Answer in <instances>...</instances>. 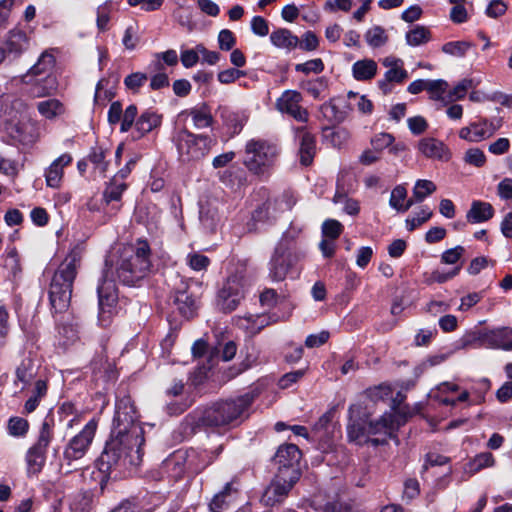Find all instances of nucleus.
<instances>
[{"instance_id":"1","label":"nucleus","mask_w":512,"mask_h":512,"mask_svg":"<svg viewBox=\"0 0 512 512\" xmlns=\"http://www.w3.org/2000/svg\"><path fill=\"white\" fill-rule=\"evenodd\" d=\"M415 412L402 403H392L391 410L385 412L378 420L370 421L371 412L361 402L350 405L347 424V438L356 445L371 443L383 445L386 439L396 437V432Z\"/></svg>"},{"instance_id":"2","label":"nucleus","mask_w":512,"mask_h":512,"mask_svg":"<svg viewBox=\"0 0 512 512\" xmlns=\"http://www.w3.org/2000/svg\"><path fill=\"white\" fill-rule=\"evenodd\" d=\"M145 438L135 439L128 435L110 434L105 447L97 461L99 484L101 490L110 479L125 476L131 468L137 467L142 462V446Z\"/></svg>"},{"instance_id":"3","label":"nucleus","mask_w":512,"mask_h":512,"mask_svg":"<svg viewBox=\"0 0 512 512\" xmlns=\"http://www.w3.org/2000/svg\"><path fill=\"white\" fill-rule=\"evenodd\" d=\"M82 253L79 245L74 246L54 272L49 287V301L54 314L64 313L70 306L73 283L80 267Z\"/></svg>"},{"instance_id":"4","label":"nucleus","mask_w":512,"mask_h":512,"mask_svg":"<svg viewBox=\"0 0 512 512\" xmlns=\"http://www.w3.org/2000/svg\"><path fill=\"white\" fill-rule=\"evenodd\" d=\"M254 398L253 393H246L236 398L217 401L195 413V424L199 427L237 425L243 420Z\"/></svg>"},{"instance_id":"5","label":"nucleus","mask_w":512,"mask_h":512,"mask_svg":"<svg viewBox=\"0 0 512 512\" xmlns=\"http://www.w3.org/2000/svg\"><path fill=\"white\" fill-rule=\"evenodd\" d=\"M150 253V246L145 240H138L124 248L116 264L119 281L124 285L134 286L144 279L151 267Z\"/></svg>"},{"instance_id":"6","label":"nucleus","mask_w":512,"mask_h":512,"mask_svg":"<svg viewBox=\"0 0 512 512\" xmlns=\"http://www.w3.org/2000/svg\"><path fill=\"white\" fill-rule=\"evenodd\" d=\"M280 152L275 141L252 138L245 144L243 164L251 174L267 179L272 174Z\"/></svg>"},{"instance_id":"7","label":"nucleus","mask_w":512,"mask_h":512,"mask_svg":"<svg viewBox=\"0 0 512 512\" xmlns=\"http://www.w3.org/2000/svg\"><path fill=\"white\" fill-rule=\"evenodd\" d=\"M173 141L179 158L185 161L199 160L205 157L217 144V139L210 135L194 134L186 128L178 130Z\"/></svg>"},{"instance_id":"8","label":"nucleus","mask_w":512,"mask_h":512,"mask_svg":"<svg viewBox=\"0 0 512 512\" xmlns=\"http://www.w3.org/2000/svg\"><path fill=\"white\" fill-rule=\"evenodd\" d=\"M306 256L304 250H288L275 246L268 262V276L274 282L284 281L288 276L299 275V262Z\"/></svg>"},{"instance_id":"9","label":"nucleus","mask_w":512,"mask_h":512,"mask_svg":"<svg viewBox=\"0 0 512 512\" xmlns=\"http://www.w3.org/2000/svg\"><path fill=\"white\" fill-rule=\"evenodd\" d=\"M111 432L128 435L135 439L144 438V429L139 422V416L130 396L116 400Z\"/></svg>"},{"instance_id":"10","label":"nucleus","mask_w":512,"mask_h":512,"mask_svg":"<svg viewBox=\"0 0 512 512\" xmlns=\"http://www.w3.org/2000/svg\"><path fill=\"white\" fill-rule=\"evenodd\" d=\"M112 275V265H109L108 260H106L103 275L97 286L99 302L98 321L103 327H107L111 323L118 300L117 288Z\"/></svg>"},{"instance_id":"11","label":"nucleus","mask_w":512,"mask_h":512,"mask_svg":"<svg viewBox=\"0 0 512 512\" xmlns=\"http://www.w3.org/2000/svg\"><path fill=\"white\" fill-rule=\"evenodd\" d=\"M246 283L243 275H230L217 293V305L225 313L234 311L245 298Z\"/></svg>"},{"instance_id":"12","label":"nucleus","mask_w":512,"mask_h":512,"mask_svg":"<svg viewBox=\"0 0 512 512\" xmlns=\"http://www.w3.org/2000/svg\"><path fill=\"white\" fill-rule=\"evenodd\" d=\"M98 427V421L92 418L82 430L73 436L65 446L63 458L68 463L82 459L88 452Z\"/></svg>"},{"instance_id":"13","label":"nucleus","mask_w":512,"mask_h":512,"mask_svg":"<svg viewBox=\"0 0 512 512\" xmlns=\"http://www.w3.org/2000/svg\"><path fill=\"white\" fill-rule=\"evenodd\" d=\"M299 478L300 472L295 471H290V475L276 474L264 490L261 502L271 507L282 503Z\"/></svg>"},{"instance_id":"14","label":"nucleus","mask_w":512,"mask_h":512,"mask_svg":"<svg viewBox=\"0 0 512 512\" xmlns=\"http://www.w3.org/2000/svg\"><path fill=\"white\" fill-rule=\"evenodd\" d=\"M52 440V430L47 422L40 428L37 442L29 448L26 454L27 471L29 474L39 473L46 460V451Z\"/></svg>"},{"instance_id":"15","label":"nucleus","mask_w":512,"mask_h":512,"mask_svg":"<svg viewBox=\"0 0 512 512\" xmlns=\"http://www.w3.org/2000/svg\"><path fill=\"white\" fill-rule=\"evenodd\" d=\"M302 95L296 90H285L276 100V108L281 113H286L299 122H307L308 111L300 103Z\"/></svg>"},{"instance_id":"16","label":"nucleus","mask_w":512,"mask_h":512,"mask_svg":"<svg viewBox=\"0 0 512 512\" xmlns=\"http://www.w3.org/2000/svg\"><path fill=\"white\" fill-rule=\"evenodd\" d=\"M352 111V106L343 97H333L320 106V112L325 120L333 125L343 123Z\"/></svg>"},{"instance_id":"17","label":"nucleus","mask_w":512,"mask_h":512,"mask_svg":"<svg viewBox=\"0 0 512 512\" xmlns=\"http://www.w3.org/2000/svg\"><path fill=\"white\" fill-rule=\"evenodd\" d=\"M301 458V451L295 444L281 445L275 456L274 462L278 466L276 474L290 475V471H299V461Z\"/></svg>"},{"instance_id":"18","label":"nucleus","mask_w":512,"mask_h":512,"mask_svg":"<svg viewBox=\"0 0 512 512\" xmlns=\"http://www.w3.org/2000/svg\"><path fill=\"white\" fill-rule=\"evenodd\" d=\"M481 345L512 351V328L500 327L492 330L480 332L475 338Z\"/></svg>"},{"instance_id":"19","label":"nucleus","mask_w":512,"mask_h":512,"mask_svg":"<svg viewBox=\"0 0 512 512\" xmlns=\"http://www.w3.org/2000/svg\"><path fill=\"white\" fill-rule=\"evenodd\" d=\"M6 132L11 139L23 145H30L38 138L37 129L30 121L8 123L6 125Z\"/></svg>"},{"instance_id":"20","label":"nucleus","mask_w":512,"mask_h":512,"mask_svg":"<svg viewBox=\"0 0 512 512\" xmlns=\"http://www.w3.org/2000/svg\"><path fill=\"white\" fill-rule=\"evenodd\" d=\"M418 150L429 159L448 161L450 158L448 147L441 140L433 137L422 138L418 142Z\"/></svg>"},{"instance_id":"21","label":"nucleus","mask_w":512,"mask_h":512,"mask_svg":"<svg viewBox=\"0 0 512 512\" xmlns=\"http://www.w3.org/2000/svg\"><path fill=\"white\" fill-rule=\"evenodd\" d=\"M187 281L180 279L179 285L174 290V304L184 317H191L196 310V299L188 292Z\"/></svg>"},{"instance_id":"22","label":"nucleus","mask_w":512,"mask_h":512,"mask_svg":"<svg viewBox=\"0 0 512 512\" xmlns=\"http://www.w3.org/2000/svg\"><path fill=\"white\" fill-rule=\"evenodd\" d=\"M29 47V38L27 34L20 29H12L9 31L5 42L4 49L9 59L18 58Z\"/></svg>"},{"instance_id":"23","label":"nucleus","mask_w":512,"mask_h":512,"mask_svg":"<svg viewBox=\"0 0 512 512\" xmlns=\"http://www.w3.org/2000/svg\"><path fill=\"white\" fill-rule=\"evenodd\" d=\"M71 162L72 156L68 153H64L56 158L45 172L47 186L51 188L60 187L63 178V168L68 166Z\"/></svg>"},{"instance_id":"24","label":"nucleus","mask_w":512,"mask_h":512,"mask_svg":"<svg viewBox=\"0 0 512 512\" xmlns=\"http://www.w3.org/2000/svg\"><path fill=\"white\" fill-rule=\"evenodd\" d=\"M127 185L124 181L118 180V177H113L106 185L103 191V201L106 205L111 206L115 211L121 208V199Z\"/></svg>"},{"instance_id":"25","label":"nucleus","mask_w":512,"mask_h":512,"mask_svg":"<svg viewBox=\"0 0 512 512\" xmlns=\"http://www.w3.org/2000/svg\"><path fill=\"white\" fill-rule=\"evenodd\" d=\"M200 223L207 232L214 233L221 223L217 206L212 203H202L199 211Z\"/></svg>"},{"instance_id":"26","label":"nucleus","mask_w":512,"mask_h":512,"mask_svg":"<svg viewBox=\"0 0 512 512\" xmlns=\"http://www.w3.org/2000/svg\"><path fill=\"white\" fill-rule=\"evenodd\" d=\"M217 114L223 121V124L231 130L232 134H238L246 123V116L240 112L232 111L228 106H219Z\"/></svg>"},{"instance_id":"27","label":"nucleus","mask_w":512,"mask_h":512,"mask_svg":"<svg viewBox=\"0 0 512 512\" xmlns=\"http://www.w3.org/2000/svg\"><path fill=\"white\" fill-rule=\"evenodd\" d=\"M494 216V208L488 202L475 200L471 203V207L466 214L469 223H483L490 220Z\"/></svg>"},{"instance_id":"28","label":"nucleus","mask_w":512,"mask_h":512,"mask_svg":"<svg viewBox=\"0 0 512 512\" xmlns=\"http://www.w3.org/2000/svg\"><path fill=\"white\" fill-rule=\"evenodd\" d=\"M162 117L155 111L146 110L135 122V132L137 138H141L144 135L151 132L154 128L160 126Z\"/></svg>"},{"instance_id":"29","label":"nucleus","mask_w":512,"mask_h":512,"mask_svg":"<svg viewBox=\"0 0 512 512\" xmlns=\"http://www.w3.org/2000/svg\"><path fill=\"white\" fill-rule=\"evenodd\" d=\"M36 375L34 361L30 357L24 358L16 367L14 385L21 384L20 390H24Z\"/></svg>"},{"instance_id":"30","label":"nucleus","mask_w":512,"mask_h":512,"mask_svg":"<svg viewBox=\"0 0 512 512\" xmlns=\"http://www.w3.org/2000/svg\"><path fill=\"white\" fill-rule=\"evenodd\" d=\"M270 41L275 47L279 49H285L287 51L293 50L299 44L298 37L292 34L290 30L285 28L274 30L270 34Z\"/></svg>"},{"instance_id":"31","label":"nucleus","mask_w":512,"mask_h":512,"mask_svg":"<svg viewBox=\"0 0 512 512\" xmlns=\"http://www.w3.org/2000/svg\"><path fill=\"white\" fill-rule=\"evenodd\" d=\"M160 472L163 476L173 481L182 479L185 474V463L180 456L171 457L166 459L160 467Z\"/></svg>"},{"instance_id":"32","label":"nucleus","mask_w":512,"mask_h":512,"mask_svg":"<svg viewBox=\"0 0 512 512\" xmlns=\"http://www.w3.org/2000/svg\"><path fill=\"white\" fill-rule=\"evenodd\" d=\"M188 114L191 116L193 125L196 129L208 128L213 124V116L206 103H202L189 109Z\"/></svg>"},{"instance_id":"33","label":"nucleus","mask_w":512,"mask_h":512,"mask_svg":"<svg viewBox=\"0 0 512 512\" xmlns=\"http://www.w3.org/2000/svg\"><path fill=\"white\" fill-rule=\"evenodd\" d=\"M36 107L39 114L47 120H54L62 116L66 110L64 104L56 98L40 101Z\"/></svg>"},{"instance_id":"34","label":"nucleus","mask_w":512,"mask_h":512,"mask_svg":"<svg viewBox=\"0 0 512 512\" xmlns=\"http://www.w3.org/2000/svg\"><path fill=\"white\" fill-rule=\"evenodd\" d=\"M377 63L373 59H362L352 65V75L357 81H368L377 73Z\"/></svg>"},{"instance_id":"35","label":"nucleus","mask_w":512,"mask_h":512,"mask_svg":"<svg viewBox=\"0 0 512 512\" xmlns=\"http://www.w3.org/2000/svg\"><path fill=\"white\" fill-rule=\"evenodd\" d=\"M315 148V137L307 131H301L299 154L302 165L308 166L312 163L315 156Z\"/></svg>"},{"instance_id":"36","label":"nucleus","mask_w":512,"mask_h":512,"mask_svg":"<svg viewBox=\"0 0 512 512\" xmlns=\"http://www.w3.org/2000/svg\"><path fill=\"white\" fill-rule=\"evenodd\" d=\"M58 87L57 79L54 75L47 74L41 79H37L32 85L30 92L34 97L41 98L53 94Z\"/></svg>"},{"instance_id":"37","label":"nucleus","mask_w":512,"mask_h":512,"mask_svg":"<svg viewBox=\"0 0 512 512\" xmlns=\"http://www.w3.org/2000/svg\"><path fill=\"white\" fill-rule=\"evenodd\" d=\"M235 491L232 489V484L227 483L223 490L216 494L211 502L209 503V509L211 512H223L225 511L231 502L235 498Z\"/></svg>"},{"instance_id":"38","label":"nucleus","mask_w":512,"mask_h":512,"mask_svg":"<svg viewBox=\"0 0 512 512\" xmlns=\"http://www.w3.org/2000/svg\"><path fill=\"white\" fill-rule=\"evenodd\" d=\"M408 77V72L403 66L388 69L384 78L378 81V86L384 94H388L392 91L391 83H402Z\"/></svg>"},{"instance_id":"39","label":"nucleus","mask_w":512,"mask_h":512,"mask_svg":"<svg viewBox=\"0 0 512 512\" xmlns=\"http://www.w3.org/2000/svg\"><path fill=\"white\" fill-rule=\"evenodd\" d=\"M300 86L314 99H321L325 97V92L328 90L329 80L325 76H321L303 81Z\"/></svg>"},{"instance_id":"40","label":"nucleus","mask_w":512,"mask_h":512,"mask_svg":"<svg viewBox=\"0 0 512 512\" xmlns=\"http://www.w3.org/2000/svg\"><path fill=\"white\" fill-rule=\"evenodd\" d=\"M324 141L328 142L334 148H342L350 139V132L343 127L334 129L331 127H325L323 129Z\"/></svg>"},{"instance_id":"41","label":"nucleus","mask_w":512,"mask_h":512,"mask_svg":"<svg viewBox=\"0 0 512 512\" xmlns=\"http://www.w3.org/2000/svg\"><path fill=\"white\" fill-rule=\"evenodd\" d=\"M107 150L101 146L92 147L88 156L87 162L93 165V168L100 175L105 176L109 163L106 161Z\"/></svg>"},{"instance_id":"42","label":"nucleus","mask_w":512,"mask_h":512,"mask_svg":"<svg viewBox=\"0 0 512 512\" xmlns=\"http://www.w3.org/2000/svg\"><path fill=\"white\" fill-rule=\"evenodd\" d=\"M275 203L276 198L266 200L262 205L254 210L252 218L255 221H266L271 218H276L280 213L283 212L282 210L278 209V205Z\"/></svg>"},{"instance_id":"43","label":"nucleus","mask_w":512,"mask_h":512,"mask_svg":"<svg viewBox=\"0 0 512 512\" xmlns=\"http://www.w3.org/2000/svg\"><path fill=\"white\" fill-rule=\"evenodd\" d=\"M474 47V44L470 41L459 40L449 41L442 45L441 51L452 57L464 58L469 50Z\"/></svg>"},{"instance_id":"44","label":"nucleus","mask_w":512,"mask_h":512,"mask_svg":"<svg viewBox=\"0 0 512 512\" xmlns=\"http://www.w3.org/2000/svg\"><path fill=\"white\" fill-rule=\"evenodd\" d=\"M302 232V228L297 226L294 222H291L288 229L282 234V237L276 244V246H283L288 250H303L297 246V238Z\"/></svg>"},{"instance_id":"45","label":"nucleus","mask_w":512,"mask_h":512,"mask_svg":"<svg viewBox=\"0 0 512 512\" xmlns=\"http://www.w3.org/2000/svg\"><path fill=\"white\" fill-rule=\"evenodd\" d=\"M431 39L430 30L422 25H416L406 33V43L409 46H420Z\"/></svg>"},{"instance_id":"46","label":"nucleus","mask_w":512,"mask_h":512,"mask_svg":"<svg viewBox=\"0 0 512 512\" xmlns=\"http://www.w3.org/2000/svg\"><path fill=\"white\" fill-rule=\"evenodd\" d=\"M333 202L335 204H342L343 211L351 216H355L359 213L360 207L357 200L348 198L345 191L340 188V184L337 185L336 193L333 197Z\"/></svg>"},{"instance_id":"47","label":"nucleus","mask_w":512,"mask_h":512,"mask_svg":"<svg viewBox=\"0 0 512 512\" xmlns=\"http://www.w3.org/2000/svg\"><path fill=\"white\" fill-rule=\"evenodd\" d=\"M365 40L372 48L384 46L388 41V35L385 29L379 25H375L365 32Z\"/></svg>"},{"instance_id":"48","label":"nucleus","mask_w":512,"mask_h":512,"mask_svg":"<svg viewBox=\"0 0 512 512\" xmlns=\"http://www.w3.org/2000/svg\"><path fill=\"white\" fill-rule=\"evenodd\" d=\"M54 64V56L48 52H43L37 63L30 68L28 75L40 76L46 74L54 67Z\"/></svg>"},{"instance_id":"49","label":"nucleus","mask_w":512,"mask_h":512,"mask_svg":"<svg viewBox=\"0 0 512 512\" xmlns=\"http://www.w3.org/2000/svg\"><path fill=\"white\" fill-rule=\"evenodd\" d=\"M4 266L9 271L13 280L19 278L21 274V265L19 255L15 247L7 248Z\"/></svg>"},{"instance_id":"50","label":"nucleus","mask_w":512,"mask_h":512,"mask_svg":"<svg viewBox=\"0 0 512 512\" xmlns=\"http://www.w3.org/2000/svg\"><path fill=\"white\" fill-rule=\"evenodd\" d=\"M114 10V4L112 1H106L99 5L96 10L97 18L96 25L99 31L104 32L108 30V24L110 21V15Z\"/></svg>"},{"instance_id":"51","label":"nucleus","mask_w":512,"mask_h":512,"mask_svg":"<svg viewBox=\"0 0 512 512\" xmlns=\"http://www.w3.org/2000/svg\"><path fill=\"white\" fill-rule=\"evenodd\" d=\"M59 344L66 347L78 339L77 327L73 324L63 323L58 326Z\"/></svg>"},{"instance_id":"52","label":"nucleus","mask_w":512,"mask_h":512,"mask_svg":"<svg viewBox=\"0 0 512 512\" xmlns=\"http://www.w3.org/2000/svg\"><path fill=\"white\" fill-rule=\"evenodd\" d=\"M436 191V185L430 180H417L413 188V196L416 202H422L427 196Z\"/></svg>"},{"instance_id":"53","label":"nucleus","mask_w":512,"mask_h":512,"mask_svg":"<svg viewBox=\"0 0 512 512\" xmlns=\"http://www.w3.org/2000/svg\"><path fill=\"white\" fill-rule=\"evenodd\" d=\"M7 430L11 436L23 437L29 430V423L22 417L14 416L8 420Z\"/></svg>"},{"instance_id":"54","label":"nucleus","mask_w":512,"mask_h":512,"mask_svg":"<svg viewBox=\"0 0 512 512\" xmlns=\"http://www.w3.org/2000/svg\"><path fill=\"white\" fill-rule=\"evenodd\" d=\"M494 465V457L490 452H484L476 455L468 464L469 471L476 473L481 469Z\"/></svg>"},{"instance_id":"55","label":"nucleus","mask_w":512,"mask_h":512,"mask_svg":"<svg viewBox=\"0 0 512 512\" xmlns=\"http://www.w3.org/2000/svg\"><path fill=\"white\" fill-rule=\"evenodd\" d=\"M433 215L432 210L429 207H422L421 210L415 213L413 216L406 219V227L409 231H413L426 221H428Z\"/></svg>"},{"instance_id":"56","label":"nucleus","mask_w":512,"mask_h":512,"mask_svg":"<svg viewBox=\"0 0 512 512\" xmlns=\"http://www.w3.org/2000/svg\"><path fill=\"white\" fill-rule=\"evenodd\" d=\"M186 263L194 271H205L210 265V259L198 252L189 253L186 257Z\"/></svg>"},{"instance_id":"57","label":"nucleus","mask_w":512,"mask_h":512,"mask_svg":"<svg viewBox=\"0 0 512 512\" xmlns=\"http://www.w3.org/2000/svg\"><path fill=\"white\" fill-rule=\"evenodd\" d=\"M407 197V190L403 185H397L392 191L389 199V205L397 212L403 209L404 201Z\"/></svg>"},{"instance_id":"58","label":"nucleus","mask_w":512,"mask_h":512,"mask_svg":"<svg viewBox=\"0 0 512 512\" xmlns=\"http://www.w3.org/2000/svg\"><path fill=\"white\" fill-rule=\"evenodd\" d=\"M138 114L137 106L134 104L129 105L122 114V120L120 123V131L127 132L129 131L135 122L137 121L136 117Z\"/></svg>"},{"instance_id":"59","label":"nucleus","mask_w":512,"mask_h":512,"mask_svg":"<svg viewBox=\"0 0 512 512\" xmlns=\"http://www.w3.org/2000/svg\"><path fill=\"white\" fill-rule=\"evenodd\" d=\"M475 87L474 81L469 78L462 79L448 94L449 100H461L465 97L467 90Z\"/></svg>"},{"instance_id":"60","label":"nucleus","mask_w":512,"mask_h":512,"mask_svg":"<svg viewBox=\"0 0 512 512\" xmlns=\"http://www.w3.org/2000/svg\"><path fill=\"white\" fill-rule=\"evenodd\" d=\"M394 140L395 138L393 135L382 132L374 135L371 138L370 143L375 151L381 153L384 149L390 147L393 144Z\"/></svg>"},{"instance_id":"61","label":"nucleus","mask_w":512,"mask_h":512,"mask_svg":"<svg viewBox=\"0 0 512 512\" xmlns=\"http://www.w3.org/2000/svg\"><path fill=\"white\" fill-rule=\"evenodd\" d=\"M426 90L431 94V98L434 100H441L445 93L448 83L445 80H427Z\"/></svg>"},{"instance_id":"62","label":"nucleus","mask_w":512,"mask_h":512,"mask_svg":"<svg viewBox=\"0 0 512 512\" xmlns=\"http://www.w3.org/2000/svg\"><path fill=\"white\" fill-rule=\"evenodd\" d=\"M343 231V225L334 219L325 220L322 224V233L325 237L335 240Z\"/></svg>"},{"instance_id":"63","label":"nucleus","mask_w":512,"mask_h":512,"mask_svg":"<svg viewBox=\"0 0 512 512\" xmlns=\"http://www.w3.org/2000/svg\"><path fill=\"white\" fill-rule=\"evenodd\" d=\"M464 253L465 248L461 245L447 249L441 254V263L454 265L463 257Z\"/></svg>"},{"instance_id":"64","label":"nucleus","mask_w":512,"mask_h":512,"mask_svg":"<svg viewBox=\"0 0 512 512\" xmlns=\"http://www.w3.org/2000/svg\"><path fill=\"white\" fill-rule=\"evenodd\" d=\"M464 161L475 167H482L486 163V156L479 148H470L464 154Z\"/></svg>"}]
</instances>
